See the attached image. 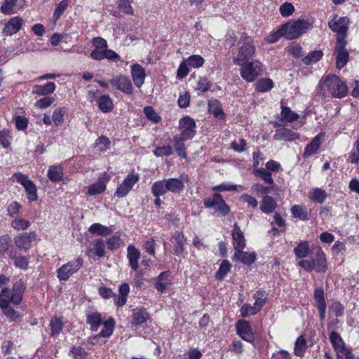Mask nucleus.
Here are the masks:
<instances>
[{
	"label": "nucleus",
	"instance_id": "c85d7f7f",
	"mask_svg": "<svg viewBox=\"0 0 359 359\" xmlns=\"http://www.w3.org/2000/svg\"><path fill=\"white\" fill-rule=\"evenodd\" d=\"M56 88L54 82H48L45 85H36L33 87L32 93L39 96H47L53 93Z\"/></svg>",
	"mask_w": 359,
	"mask_h": 359
},
{
	"label": "nucleus",
	"instance_id": "423d86ee",
	"mask_svg": "<svg viewBox=\"0 0 359 359\" xmlns=\"http://www.w3.org/2000/svg\"><path fill=\"white\" fill-rule=\"evenodd\" d=\"M241 66L240 74L243 80L251 83L261 75L263 69L262 64L258 60L244 62Z\"/></svg>",
	"mask_w": 359,
	"mask_h": 359
},
{
	"label": "nucleus",
	"instance_id": "774afa93",
	"mask_svg": "<svg viewBox=\"0 0 359 359\" xmlns=\"http://www.w3.org/2000/svg\"><path fill=\"white\" fill-rule=\"evenodd\" d=\"M30 222L22 218L15 219L12 222V226L17 230H24L29 228Z\"/></svg>",
	"mask_w": 359,
	"mask_h": 359
},
{
	"label": "nucleus",
	"instance_id": "680f3d73",
	"mask_svg": "<svg viewBox=\"0 0 359 359\" xmlns=\"http://www.w3.org/2000/svg\"><path fill=\"white\" fill-rule=\"evenodd\" d=\"M348 161L354 164L359 163V138L353 144L352 151L348 156Z\"/></svg>",
	"mask_w": 359,
	"mask_h": 359
},
{
	"label": "nucleus",
	"instance_id": "a18cd8bd",
	"mask_svg": "<svg viewBox=\"0 0 359 359\" xmlns=\"http://www.w3.org/2000/svg\"><path fill=\"white\" fill-rule=\"evenodd\" d=\"M65 113L66 109L65 107H57L53 111L52 121L55 126H59L63 123Z\"/></svg>",
	"mask_w": 359,
	"mask_h": 359
},
{
	"label": "nucleus",
	"instance_id": "de8ad7c7",
	"mask_svg": "<svg viewBox=\"0 0 359 359\" xmlns=\"http://www.w3.org/2000/svg\"><path fill=\"white\" fill-rule=\"evenodd\" d=\"M133 186L134 181H123V183L118 187L116 191V195L120 198L126 196L131 190Z\"/></svg>",
	"mask_w": 359,
	"mask_h": 359
},
{
	"label": "nucleus",
	"instance_id": "393cba45",
	"mask_svg": "<svg viewBox=\"0 0 359 359\" xmlns=\"http://www.w3.org/2000/svg\"><path fill=\"white\" fill-rule=\"evenodd\" d=\"M231 236L235 251L238 250H243L246 245L245 239L243 231L237 224L233 225Z\"/></svg>",
	"mask_w": 359,
	"mask_h": 359
},
{
	"label": "nucleus",
	"instance_id": "7ed1b4c3",
	"mask_svg": "<svg viewBox=\"0 0 359 359\" xmlns=\"http://www.w3.org/2000/svg\"><path fill=\"white\" fill-rule=\"evenodd\" d=\"M240 46L238 53L233 58L235 65H241L250 59L255 52V47L253 40L243 33L239 41Z\"/></svg>",
	"mask_w": 359,
	"mask_h": 359
},
{
	"label": "nucleus",
	"instance_id": "6ab92c4d",
	"mask_svg": "<svg viewBox=\"0 0 359 359\" xmlns=\"http://www.w3.org/2000/svg\"><path fill=\"white\" fill-rule=\"evenodd\" d=\"M130 74L133 81L137 88H141L144 83L146 73L144 68L135 63L130 66Z\"/></svg>",
	"mask_w": 359,
	"mask_h": 359
},
{
	"label": "nucleus",
	"instance_id": "2eb2a0df",
	"mask_svg": "<svg viewBox=\"0 0 359 359\" xmlns=\"http://www.w3.org/2000/svg\"><path fill=\"white\" fill-rule=\"evenodd\" d=\"M24 24V20L20 16L11 18L4 25L2 30L4 36H10L19 32Z\"/></svg>",
	"mask_w": 359,
	"mask_h": 359
},
{
	"label": "nucleus",
	"instance_id": "13d9d810",
	"mask_svg": "<svg viewBox=\"0 0 359 359\" xmlns=\"http://www.w3.org/2000/svg\"><path fill=\"white\" fill-rule=\"evenodd\" d=\"M186 61L190 67L198 68L204 64V59L199 55H194L189 57Z\"/></svg>",
	"mask_w": 359,
	"mask_h": 359
},
{
	"label": "nucleus",
	"instance_id": "a211bd4d",
	"mask_svg": "<svg viewBox=\"0 0 359 359\" xmlns=\"http://www.w3.org/2000/svg\"><path fill=\"white\" fill-rule=\"evenodd\" d=\"M237 334L245 341L252 342L255 337L251 325L248 321L240 320L236 323Z\"/></svg>",
	"mask_w": 359,
	"mask_h": 359
},
{
	"label": "nucleus",
	"instance_id": "20e7f679",
	"mask_svg": "<svg viewBox=\"0 0 359 359\" xmlns=\"http://www.w3.org/2000/svg\"><path fill=\"white\" fill-rule=\"evenodd\" d=\"M311 27V24L306 20H298L283 25L281 31L283 32V36L287 39H294L304 34Z\"/></svg>",
	"mask_w": 359,
	"mask_h": 359
},
{
	"label": "nucleus",
	"instance_id": "49530a36",
	"mask_svg": "<svg viewBox=\"0 0 359 359\" xmlns=\"http://www.w3.org/2000/svg\"><path fill=\"white\" fill-rule=\"evenodd\" d=\"M323 55V51L318 50H313L309 53L306 56H305L302 61L306 65H310L311 63H316L319 61Z\"/></svg>",
	"mask_w": 359,
	"mask_h": 359
},
{
	"label": "nucleus",
	"instance_id": "aec40b11",
	"mask_svg": "<svg viewBox=\"0 0 359 359\" xmlns=\"http://www.w3.org/2000/svg\"><path fill=\"white\" fill-rule=\"evenodd\" d=\"M172 284V276L169 271L161 272L155 278L154 287L158 292L163 293Z\"/></svg>",
	"mask_w": 359,
	"mask_h": 359
},
{
	"label": "nucleus",
	"instance_id": "8fccbe9b",
	"mask_svg": "<svg viewBox=\"0 0 359 359\" xmlns=\"http://www.w3.org/2000/svg\"><path fill=\"white\" fill-rule=\"evenodd\" d=\"M295 255L298 258L306 257L309 252V243L306 241H301L294 250Z\"/></svg>",
	"mask_w": 359,
	"mask_h": 359
},
{
	"label": "nucleus",
	"instance_id": "f8f14e48",
	"mask_svg": "<svg viewBox=\"0 0 359 359\" xmlns=\"http://www.w3.org/2000/svg\"><path fill=\"white\" fill-rule=\"evenodd\" d=\"M25 0H4L0 7V11L4 15L17 14L25 5Z\"/></svg>",
	"mask_w": 359,
	"mask_h": 359
},
{
	"label": "nucleus",
	"instance_id": "a19ab883",
	"mask_svg": "<svg viewBox=\"0 0 359 359\" xmlns=\"http://www.w3.org/2000/svg\"><path fill=\"white\" fill-rule=\"evenodd\" d=\"M299 118V115L292 111L289 107H281L280 112V121L287 122H293L297 121Z\"/></svg>",
	"mask_w": 359,
	"mask_h": 359
},
{
	"label": "nucleus",
	"instance_id": "a878e982",
	"mask_svg": "<svg viewBox=\"0 0 359 359\" xmlns=\"http://www.w3.org/2000/svg\"><path fill=\"white\" fill-rule=\"evenodd\" d=\"M273 138L276 140L294 141L299 138L298 133L286 128H280L276 130Z\"/></svg>",
	"mask_w": 359,
	"mask_h": 359
},
{
	"label": "nucleus",
	"instance_id": "c756f323",
	"mask_svg": "<svg viewBox=\"0 0 359 359\" xmlns=\"http://www.w3.org/2000/svg\"><path fill=\"white\" fill-rule=\"evenodd\" d=\"M233 257L245 265H251L256 259V254L238 250L235 251Z\"/></svg>",
	"mask_w": 359,
	"mask_h": 359
},
{
	"label": "nucleus",
	"instance_id": "473e14b6",
	"mask_svg": "<svg viewBox=\"0 0 359 359\" xmlns=\"http://www.w3.org/2000/svg\"><path fill=\"white\" fill-rule=\"evenodd\" d=\"M308 196L315 203L322 204L327 198V193L324 189L320 188H314L309 191Z\"/></svg>",
	"mask_w": 359,
	"mask_h": 359
},
{
	"label": "nucleus",
	"instance_id": "4468645a",
	"mask_svg": "<svg viewBox=\"0 0 359 359\" xmlns=\"http://www.w3.org/2000/svg\"><path fill=\"white\" fill-rule=\"evenodd\" d=\"M330 339L336 352L337 359L348 354L350 350L346 346L342 338L337 332L332 331L330 334Z\"/></svg>",
	"mask_w": 359,
	"mask_h": 359
},
{
	"label": "nucleus",
	"instance_id": "4d7b16f0",
	"mask_svg": "<svg viewBox=\"0 0 359 359\" xmlns=\"http://www.w3.org/2000/svg\"><path fill=\"white\" fill-rule=\"evenodd\" d=\"M68 7V1L67 0H62L57 6L56 8L54 11L53 20L54 22H55L60 16L62 15L64 11Z\"/></svg>",
	"mask_w": 359,
	"mask_h": 359
},
{
	"label": "nucleus",
	"instance_id": "09e8293b",
	"mask_svg": "<svg viewBox=\"0 0 359 359\" xmlns=\"http://www.w3.org/2000/svg\"><path fill=\"white\" fill-rule=\"evenodd\" d=\"M231 265L227 260H223L221 263L219 269L216 272L215 278L217 280H222L225 276L229 272Z\"/></svg>",
	"mask_w": 359,
	"mask_h": 359
},
{
	"label": "nucleus",
	"instance_id": "5701e85b",
	"mask_svg": "<svg viewBox=\"0 0 359 359\" xmlns=\"http://www.w3.org/2000/svg\"><path fill=\"white\" fill-rule=\"evenodd\" d=\"M8 257L13 261V264L16 268L22 270H27L29 264V257L20 255L18 251L11 250L8 252Z\"/></svg>",
	"mask_w": 359,
	"mask_h": 359
},
{
	"label": "nucleus",
	"instance_id": "f704fd0d",
	"mask_svg": "<svg viewBox=\"0 0 359 359\" xmlns=\"http://www.w3.org/2000/svg\"><path fill=\"white\" fill-rule=\"evenodd\" d=\"M99 109L103 113H109L113 109V100L108 95L100 96L97 100Z\"/></svg>",
	"mask_w": 359,
	"mask_h": 359
},
{
	"label": "nucleus",
	"instance_id": "b1692460",
	"mask_svg": "<svg viewBox=\"0 0 359 359\" xmlns=\"http://www.w3.org/2000/svg\"><path fill=\"white\" fill-rule=\"evenodd\" d=\"M324 138V133H320L316 135L310 143H309L304 149L303 156L304 158H309L315 154L318 150L320 146L323 143Z\"/></svg>",
	"mask_w": 359,
	"mask_h": 359
},
{
	"label": "nucleus",
	"instance_id": "5fc2aeb1",
	"mask_svg": "<svg viewBox=\"0 0 359 359\" xmlns=\"http://www.w3.org/2000/svg\"><path fill=\"white\" fill-rule=\"evenodd\" d=\"M306 342L302 336L299 337L295 342L294 354L297 356H302L306 349Z\"/></svg>",
	"mask_w": 359,
	"mask_h": 359
},
{
	"label": "nucleus",
	"instance_id": "f257e3e1",
	"mask_svg": "<svg viewBox=\"0 0 359 359\" xmlns=\"http://www.w3.org/2000/svg\"><path fill=\"white\" fill-rule=\"evenodd\" d=\"M195 128V121L189 116L184 117L179 121V130L180 131V134L175 135L173 141L174 147L177 154L182 158H187L184 142L194 137L196 133Z\"/></svg>",
	"mask_w": 359,
	"mask_h": 359
},
{
	"label": "nucleus",
	"instance_id": "052dcab7",
	"mask_svg": "<svg viewBox=\"0 0 359 359\" xmlns=\"http://www.w3.org/2000/svg\"><path fill=\"white\" fill-rule=\"evenodd\" d=\"M294 6L289 2H285L279 7V12L283 17H289L294 12Z\"/></svg>",
	"mask_w": 359,
	"mask_h": 359
},
{
	"label": "nucleus",
	"instance_id": "7c9ffc66",
	"mask_svg": "<svg viewBox=\"0 0 359 359\" xmlns=\"http://www.w3.org/2000/svg\"><path fill=\"white\" fill-rule=\"evenodd\" d=\"M88 231L93 235L103 237L107 236L113 232L111 227L104 226L100 223H94L90 225Z\"/></svg>",
	"mask_w": 359,
	"mask_h": 359
},
{
	"label": "nucleus",
	"instance_id": "e2e57ef3",
	"mask_svg": "<svg viewBox=\"0 0 359 359\" xmlns=\"http://www.w3.org/2000/svg\"><path fill=\"white\" fill-rule=\"evenodd\" d=\"M11 135L8 130L4 129L0 131V144L4 148H8L11 144Z\"/></svg>",
	"mask_w": 359,
	"mask_h": 359
},
{
	"label": "nucleus",
	"instance_id": "72a5a7b5",
	"mask_svg": "<svg viewBox=\"0 0 359 359\" xmlns=\"http://www.w3.org/2000/svg\"><path fill=\"white\" fill-rule=\"evenodd\" d=\"M87 323L90 325V330L95 332L102 324V317L98 312H89L86 316Z\"/></svg>",
	"mask_w": 359,
	"mask_h": 359
},
{
	"label": "nucleus",
	"instance_id": "6e6d98bb",
	"mask_svg": "<svg viewBox=\"0 0 359 359\" xmlns=\"http://www.w3.org/2000/svg\"><path fill=\"white\" fill-rule=\"evenodd\" d=\"M122 243L121 237L117 234L109 238L106 242L107 248L111 251L118 249Z\"/></svg>",
	"mask_w": 359,
	"mask_h": 359
},
{
	"label": "nucleus",
	"instance_id": "37998d69",
	"mask_svg": "<svg viewBox=\"0 0 359 359\" xmlns=\"http://www.w3.org/2000/svg\"><path fill=\"white\" fill-rule=\"evenodd\" d=\"M64 325V322L62 318H53L49 323V326L50 327L51 334L57 335L58 334L61 330H62Z\"/></svg>",
	"mask_w": 359,
	"mask_h": 359
},
{
	"label": "nucleus",
	"instance_id": "0eeeda50",
	"mask_svg": "<svg viewBox=\"0 0 359 359\" xmlns=\"http://www.w3.org/2000/svg\"><path fill=\"white\" fill-rule=\"evenodd\" d=\"M203 201L205 208L212 209L222 216L226 215L230 211L229 206L220 194H215L212 196L204 198Z\"/></svg>",
	"mask_w": 359,
	"mask_h": 359
},
{
	"label": "nucleus",
	"instance_id": "cd10ccee",
	"mask_svg": "<svg viewBox=\"0 0 359 359\" xmlns=\"http://www.w3.org/2000/svg\"><path fill=\"white\" fill-rule=\"evenodd\" d=\"M127 257L131 269L133 271H137L139 267L138 262L140 258V251L133 245H129L127 249Z\"/></svg>",
	"mask_w": 359,
	"mask_h": 359
},
{
	"label": "nucleus",
	"instance_id": "58836bf2",
	"mask_svg": "<svg viewBox=\"0 0 359 359\" xmlns=\"http://www.w3.org/2000/svg\"><path fill=\"white\" fill-rule=\"evenodd\" d=\"M291 212L293 217L301 220H308V210L304 205H295L291 208Z\"/></svg>",
	"mask_w": 359,
	"mask_h": 359
},
{
	"label": "nucleus",
	"instance_id": "864d4df0",
	"mask_svg": "<svg viewBox=\"0 0 359 359\" xmlns=\"http://www.w3.org/2000/svg\"><path fill=\"white\" fill-rule=\"evenodd\" d=\"M253 298L255 299L254 306L259 311L263 306L266 304V294L264 291H257L254 294Z\"/></svg>",
	"mask_w": 359,
	"mask_h": 359
},
{
	"label": "nucleus",
	"instance_id": "dca6fc26",
	"mask_svg": "<svg viewBox=\"0 0 359 359\" xmlns=\"http://www.w3.org/2000/svg\"><path fill=\"white\" fill-rule=\"evenodd\" d=\"M35 240L34 233H22L15 238L14 243L19 250L27 251Z\"/></svg>",
	"mask_w": 359,
	"mask_h": 359
},
{
	"label": "nucleus",
	"instance_id": "69168bd1",
	"mask_svg": "<svg viewBox=\"0 0 359 359\" xmlns=\"http://www.w3.org/2000/svg\"><path fill=\"white\" fill-rule=\"evenodd\" d=\"M172 154V148L170 145H165L156 148L154 150V154L157 156H170Z\"/></svg>",
	"mask_w": 359,
	"mask_h": 359
},
{
	"label": "nucleus",
	"instance_id": "bb28decb",
	"mask_svg": "<svg viewBox=\"0 0 359 359\" xmlns=\"http://www.w3.org/2000/svg\"><path fill=\"white\" fill-rule=\"evenodd\" d=\"M172 242L173 243V250L175 255L177 256L181 255L184 250V244L186 242L184 235L179 231L175 232L172 235Z\"/></svg>",
	"mask_w": 359,
	"mask_h": 359
},
{
	"label": "nucleus",
	"instance_id": "c03bdc74",
	"mask_svg": "<svg viewBox=\"0 0 359 359\" xmlns=\"http://www.w3.org/2000/svg\"><path fill=\"white\" fill-rule=\"evenodd\" d=\"M47 175L48 180H62L63 169L60 165H52L49 168Z\"/></svg>",
	"mask_w": 359,
	"mask_h": 359
},
{
	"label": "nucleus",
	"instance_id": "3c124183",
	"mask_svg": "<svg viewBox=\"0 0 359 359\" xmlns=\"http://www.w3.org/2000/svg\"><path fill=\"white\" fill-rule=\"evenodd\" d=\"M168 191L166 181H156L152 186V193L158 197Z\"/></svg>",
	"mask_w": 359,
	"mask_h": 359
},
{
	"label": "nucleus",
	"instance_id": "1a4fd4ad",
	"mask_svg": "<svg viewBox=\"0 0 359 359\" xmlns=\"http://www.w3.org/2000/svg\"><path fill=\"white\" fill-rule=\"evenodd\" d=\"M298 265L306 271L315 269L318 273H323L327 270L325 256L323 250H319L317 262H311L310 259H300Z\"/></svg>",
	"mask_w": 359,
	"mask_h": 359
},
{
	"label": "nucleus",
	"instance_id": "2f4dec72",
	"mask_svg": "<svg viewBox=\"0 0 359 359\" xmlns=\"http://www.w3.org/2000/svg\"><path fill=\"white\" fill-rule=\"evenodd\" d=\"M149 318V313L144 309H135L133 310L132 323L134 325H141L145 323Z\"/></svg>",
	"mask_w": 359,
	"mask_h": 359
},
{
	"label": "nucleus",
	"instance_id": "bf43d9fd",
	"mask_svg": "<svg viewBox=\"0 0 359 359\" xmlns=\"http://www.w3.org/2000/svg\"><path fill=\"white\" fill-rule=\"evenodd\" d=\"M240 311L241 316L244 318L254 316L259 312L258 309L254 305L251 306L249 304H245L243 305Z\"/></svg>",
	"mask_w": 359,
	"mask_h": 359
},
{
	"label": "nucleus",
	"instance_id": "e433bc0d",
	"mask_svg": "<svg viewBox=\"0 0 359 359\" xmlns=\"http://www.w3.org/2000/svg\"><path fill=\"white\" fill-rule=\"evenodd\" d=\"M21 184L23 185L27 195V198L29 201H35L38 198L37 196V191H36V187L33 183L32 181H20Z\"/></svg>",
	"mask_w": 359,
	"mask_h": 359
},
{
	"label": "nucleus",
	"instance_id": "0e129e2a",
	"mask_svg": "<svg viewBox=\"0 0 359 359\" xmlns=\"http://www.w3.org/2000/svg\"><path fill=\"white\" fill-rule=\"evenodd\" d=\"M144 113L148 119L155 123H157L161 121V117L157 114V113L151 107H144Z\"/></svg>",
	"mask_w": 359,
	"mask_h": 359
},
{
	"label": "nucleus",
	"instance_id": "f03ea898",
	"mask_svg": "<svg viewBox=\"0 0 359 359\" xmlns=\"http://www.w3.org/2000/svg\"><path fill=\"white\" fill-rule=\"evenodd\" d=\"M94 50L90 54V57L95 60L107 59L110 61L117 62L121 60V57L114 50L108 49L107 41L102 37H94L92 39Z\"/></svg>",
	"mask_w": 359,
	"mask_h": 359
},
{
	"label": "nucleus",
	"instance_id": "9b49d317",
	"mask_svg": "<svg viewBox=\"0 0 359 359\" xmlns=\"http://www.w3.org/2000/svg\"><path fill=\"white\" fill-rule=\"evenodd\" d=\"M111 85L116 89L126 95H130L133 92V86L128 76L118 74L114 76L109 81Z\"/></svg>",
	"mask_w": 359,
	"mask_h": 359
},
{
	"label": "nucleus",
	"instance_id": "39448f33",
	"mask_svg": "<svg viewBox=\"0 0 359 359\" xmlns=\"http://www.w3.org/2000/svg\"><path fill=\"white\" fill-rule=\"evenodd\" d=\"M324 86L334 97L342 98L347 95V86L335 75L327 76L324 81Z\"/></svg>",
	"mask_w": 359,
	"mask_h": 359
},
{
	"label": "nucleus",
	"instance_id": "c9c22d12",
	"mask_svg": "<svg viewBox=\"0 0 359 359\" xmlns=\"http://www.w3.org/2000/svg\"><path fill=\"white\" fill-rule=\"evenodd\" d=\"M209 111L218 119H223L224 118V113L222 111L220 102L217 100H211L208 103Z\"/></svg>",
	"mask_w": 359,
	"mask_h": 359
},
{
	"label": "nucleus",
	"instance_id": "9d476101",
	"mask_svg": "<svg viewBox=\"0 0 359 359\" xmlns=\"http://www.w3.org/2000/svg\"><path fill=\"white\" fill-rule=\"evenodd\" d=\"M13 304L10 299V290L2 289L0 293V308L4 311L5 316L11 321L15 320L18 317V313L11 307Z\"/></svg>",
	"mask_w": 359,
	"mask_h": 359
},
{
	"label": "nucleus",
	"instance_id": "79ce46f5",
	"mask_svg": "<svg viewBox=\"0 0 359 359\" xmlns=\"http://www.w3.org/2000/svg\"><path fill=\"white\" fill-rule=\"evenodd\" d=\"M115 322L113 318H109L103 323V327L98 336L100 337H109L114 330Z\"/></svg>",
	"mask_w": 359,
	"mask_h": 359
},
{
	"label": "nucleus",
	"instance_id": "6e6552de",
	"mask_svg": "<svg viewBox=\"0 0 359 359\" xmlns=\"http://www.w3.org/2000/svg\"><path fill=\"white\" fill-rule=\"evenodd\" d=\"M83 264V259L81 258H77L74 261L63 264L57 269V277L60 281L67 280L81 269Z\"/></svg>",
	"mask_w": 359,
	"mask_h": 359
},
{
	"label": "nucleus",
	"instance_id": "ddd939ff",
	"mask_svg": "<svg viewBox=\"0 0 359 359\" xmlns=\"http://www.w3.org/2000/svg\"><path fill=\"white\" fill-rule=\"evenodd\" d=\"M336 53V66L338 69H340L346 65L349 57V54L347 50L345 48L344 39H341L340 37L337 38Z\"/></svg>",
	"mask_w": 359,
	"mask_h": 359
},
{
	"label": "nucleus",
	"instance_id": "412c9836",
	"mask_svg": "<svg viewBox=\"0 0 359 359\" xmlns=\"http://www.w3.org/2000/svg\"><path fill=\"white\" fill-rule=\"evenodd\" d=\"M349 20L346 17H341L339 19H333L328 23V26L333 32H337L338 34L341 35L343 37L346 34Z\"/></svg>",
	"mask_w": 359,
	"mask_h": 359
},
{
	"label": "nucleus",
	"instance_id": "4be33fe9",
	"mask_svg": "<svg viewBox=\"0 0 359 359\" xmlns=\"http://www.w3.org/2000/svg\"><path fill=\"white\" fill-rule=\"evenodd\" d=\"M25 290V285L22 280H18L13 284L12 291L10 290V299L13 304L18 305L21 303Z\"/></svg>",
	"mask_w": 359,
	"mask_h": 359
},
{
	"label": "nucleus",
	"instance_id": "603ef678",
	"mask_svg": "<svg viewBox=\"0 0 359 359\" xmlns=\"http://www.w3.org/2000/svg\"><path fill=\"white\" fill-rule=\"evenodd\" d=\"M106 189V184L104 181H98L88 187L87 194L90 196H95L102 193Z\"/></svg>",
	"mask_w": 359,
	"mask_h": 359
},
{
	"label": "nucleus",
	"instance_id": "338daca9",
	"mask_svg": "<svg viewBox=\"0 0 359 359\" xmlns=\"http://www.w3.org/2000/svg\"><path fill=\"white\" fill-rule=\"evenodd\" d=\"M168 191L172 192H180L184 187L182 181H166Z\"/></svg>",
	"mask_w": 359,
	"mask_h": 359
},
{
	"label": "nucleus",
	"instance_id": "4c0bfd02",
	"mask_svg": "<svg viewBox=\"0 0 359 359\" xmlns=\"http://www.w3.org/2000/svg\"><path fill=\"white\" fill-rule=\"evenodd\" d=\"M255 90L259 93H266L273 87V82L270 79H261L255 84Z\"/></svg>",
	"mask_w": 359,
	"mask_h": 359
},
{
	"label": "nucleus",
	"instance_id": "f3484780",
	"mask_svg": "<svg viewBox=\"0 0 359 359\" xmlns=\"http://www.w3.org/2000/svg\"><path fill=\"white\" fill-rule=\"evenodd\" d=\"M86 254L90 257L96 256L99 258L104 257L105 256V246L104 242L102 238H97L90 243Z\"/></svg>",
	"mask_w": 359,
	"mask_h": 359
},
{
	"label": "nucleus",
	"instance_id": "ea45409f",
	"mask_svg": "<svg viewBox=\"0 0 359 359\" xmlns=\"http://www.w3.org/2000/svg\"><path fill=\"white\" fill-rule=\"evenodd\" d=\"M276 207V201L272 197L266 196L263 198L262 203L260 206V209L263 212L269 214L275 210Z\"/></svg>",
	"mask_w": 359,
	"mask_h": 359
}]
</instances>
